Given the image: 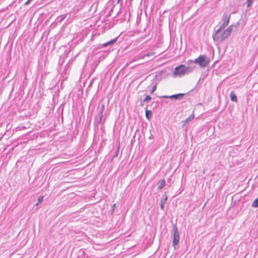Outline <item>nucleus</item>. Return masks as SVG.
Returning a JSON list of instances; mask_svg holds the SVG:
<instances>
[{"instance_id": "1", "label": "nucleus", "mask_w": 258, "mask_h": 258, "mask_svg": "<svg viewBox=\"0 0 258 258\" xmlns=\"http://www.w3.org/2000/svg\"><path fill=\"white\" fill-rule=\"evenodd\" d=\"M221 27L219 29L217 30L215 34L213 36L214 41H222L230 36L232 31L231 26L229 27L224 31H221Z\"/></svg>"}, {"instance_id": "2", "label": "nucleus", "mask_w": 258, "mask_h": 258, "mask_svg": "<svg viewBox=\"0 0 258 258\" xmlns=\"http://www.w3.org/2000/svg\"><path fill=\"white\" fill-rule=\"evenodd\" d=\"M209 62V59L205 55H200L194 60V62L198 64L201 67H206Z\"/></svg>"}, {"instance_id": "3", "label": "nucleus", "mask_w": 258, "mask_h": 258, "mask_svg": "<svg viewBox=\"0 0 258 258\" xmlns=\"http://www.w3.org/2000/svg\"><path fill=\"white\" fill-rule=\"evenodd\" d=\"M188 68L184 65L181 64L175 68L173 75L175 76H181L184 75L188 70Z\"/></svg>"}, {"instance_id": "4", "label": "nucleus", "mask_w": 258, "mask_h": 258, "mask_svg": "<svg viewBox=\"0 0 258 258\" xmlns=\"http://www.w3.org/2000/svg\"><path fill=\"white\" fill-rule=\"evenodd\" d=\"M179 241V234L176 226L173 227V245L175 248V246L177 245Z\"/></svg>"}, {"instance_id": "5", "label": "nucleus", "mask_w": 258, "mask_h": 258, "mask_svg": "<svg viewBox=\"0 0 258 258\" xmlns=\"http://www.w3.org/2000/svg\"><path fill=\"white\" fill-rule=\"evenodd\" d=\"M230 15L226 14L223 16V23L222 24L221 28L225 27L226 26H227L228 25L229 20H230Z\"/></svg>"}, {"instance_id": "6", "label": "nucleus", "mask_w": 258, "mask_h": 258, "mask_svg": "<svg viewBox=\"0 0 258 258\" xmlns=\"http://www.w3.org/2000/svg\"><path fill=\"white\" fill-rule=\"evenodd\" d=\"M116 40H117V38H115L113 40H110V41H109L108 42L102 44V47H104L107 46L108 45H112V44H114L116 41Z\"/></svg>"}, {"instance_id": "7", "label": "nucleus", "mask_w": 258, "mask_h": 258, "mask_svg": "<svg viewBox=\"0 0 258 258\" xmlns=\"http://www.w3.org/2000/svg\"><path fill=\"white\" fill-rule=\"evenodd\" d=\"M230 99L232 101H234V102L237 101V97L233 92L230 93Z\"/></svg>"}, {"instance_id": "8", "label": "nucleus", "mask_w": 258, "mask_h": 258, "mask_svg": "<svg viewBox=\"0 0 258 258\" xmlns=\"http://www.w3.org/2000/svg\"><path fill=\"white\" fill-rule=\"evenodd\" d=\"M165 180L164 179L161 180L159 182L158 188L162 189L165 186Z\"/></svg>"}, {"instance_id": "9", "label": "nucleus", "mask_w": 258, "mask_h": 258, "mask_svg": "<svg viewBox=\"0 0 258 258\" xmlns=\"http://www.w3.org/2000/svg\"><path fill=\"white\" fill-rule=\"evenodd\" d=\"M152 116V112L150 110H146V117L148 119L150 120L151 117Z\"/></svg>"}, {"instance_id": "10", "label": "nucleus", "mask_w": 258, "mask_h": 258, "mask_svg": "<svg viewBox=\"0 0 258 258\" xmlns=\"http://www.w3.org/2000/svg\"><path fill=\"white\" fill-rule=\"evenodd\" d=\"M194 117H195V115H194V113H192L189 116V117L188 118H187L185 120V123L188 122V121H189L193 119L194 118Z\"/></svg>"}, {"instance_id": "11", "label": "nucleus", "mask_w": 258, "mask_h": 258, "mask_svg": "<svg viewBox=\"0 0 258 258\" xmlns=\"http://www.w3.org/2000/svg\"><path fill=\"white\" fill-rule=\"evenodd\" d=\"M183 94H178L176 95H173L170 96L171 98L178 99L181 98L183 96Z\"/></svg>"}, {"instance_id": "12", "label": "nucleus", "mask_w": 258, "mask_h": 258, "mask_svg": "<svg viewBox=\"0 0 258 258\" xmlns=\"http://www.w3.org/2000/svg\"><path fill=\"white\" fill-rule=\"evenodd\" d=\"M167 199V197H165L164 201H161V203H160V207H161V209L163 210L164 209V204L165 203H166V201Z\"/></svg>"}, {"instance_id": "13", "label": "nucleus", "mask_w": 258, "mask_h": 258, "mask_svg": "<svg viewBox=\"0 0 258 258\" xmlns=\"http://www.w3.org/2000/svg\"><path fill=\"white\" fill-rule=\"evenodd\" d=\"M104 108H105V105L103 104L102 105V107H101V109L100 110V113H99V117H100V119H101L102 117L103 112V111L104 110Z\"/></svg>"}, {"instance_id": "14", "label": "nucleus", "mask_w": 258, "mask_h": 258, "mask_svg": "<svg viewBox=\"0 0 258 258\" xmlns=\"http://www.w3.org/2000/svg\"><path fill=\"white\" fill-rule=\"evenodd\" d=\"M252 206L254 208L258 207V198L252 202Z\"/></svg>"}, {"instance_id": "15", "label": "nucleus", "mask_w": 258, "mask_h": 258, "mask_svg": "<svg viewBox=\"0 0 258 258\" xmlns=\"http://www.w3.org/2000/svg\"><path fill=\"white\" fill-rule=\"evenodd\" d=\"M43 196H41L40 197H39L38 199V203L36 204V205L37 206L40 203H41L42 200H43Z\"/></svg>"}, {"instance_id": "16", "label": "nucleus", "mask_w": 258, "mask_h": 258, "mask_svg": "<svg viewBox=\"0 0 258 258\" xmlns=\"http://www.w3.org/2000/svg\"><path fill=\"white\" fill-rule=\"evenodd\" d=\"M151 99V97L150 96L147 95L144 99V101H147Z\"/></svg>"}, {"instance_id": "17", "label": "nucleus", "mask_w": 258, "mask_h": 258, "mask_svg": "<svg viewBox=\"0 0 258 258\" xmlns=\"http://www.w3.org/2000/svg\"><path fill=\"white\" fill-rule=\"evenodd\" d=\"M156 85H154L152 89V90L151 91V93H153V92L155 91V90L156 89Z\"/></svg>"}, {"instance_id": "18", "label": "nucleus", "mask_w": 258, "mask_h": 258, "mask_svg": "<svg viewBox=\"0 0 258 258\" xmlns=\"http://www.w3.org/2000/svg\"><path fill=\"white\" fill-rule=\"evenodd\" d=\"M247 7H248L251 5V4L252 3V0H247Z\"/></svg>"}, {"instance_id": "19", "label": "nucleus", "mask_w": 258, "mask_h": 258, "mask_svg": "<svg viewBox=\"0 0 258 258\" xmlns=\"http://www.w3.org/2000/svg\"><path fill=\"white\" fill-rule=\"evenodd\" d=\"M154 54H155V53H154V52H152V53H150V54H146V56H151V55H154Z\"/></svg>"}, {"instance_id": "20", "label": "nucleus", "mask_w": 258, "mask_h": 258, "mask_svg": "<svg viewBox=\"0 0 258 258\" xmlns=\"http://www.w3.org/2000/svg\"><path fill=\"white\" fill-rule=\"evenodd\" d=\"M31 0H28V1H27L25 3V5H28V4L30 3V2H31Z\"/></svg>"}]
</instances>
